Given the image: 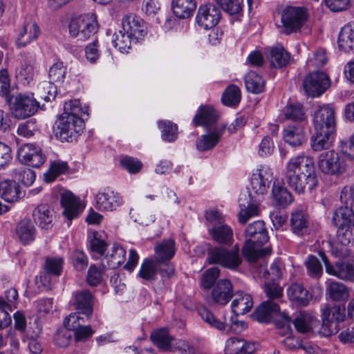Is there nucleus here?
Instances as JSON below:
<instances>
[{"label": "nucleus", "instance_id": "f257e3e1", "mask_svg": "<svg viewBox=\"0 0 354 354\" xmlns=\"http://www.w3.org/2000/svg\"><path fill=\"white\" fill-rule=\"evenodd\" d=\"M285 179L287 184L299 194L311 192L318 184L313 159L304 155L290 158L286 165Z\"/></svg>", "mask_w": 354, "mask_h": 354}, {"label": "nucleus", "instance_id": "f03ea898", "mask_svg": "<svg viewBox=\"0 0 354 354\" xmlns=\"http://www.w3.org/2000/svg\"><path fill=\"white\" fill-rule=\"evenodd\" d=\"M84 115H88V106L79 100H69L64 104V112L57 120V135L61 140L72 141L82 133Z\"/></svg>", "mask_w": 354, "mask_h": 354}, {"label": "nucleus", "instance_id": "7ed1b4c3", "mask_svg": "<svg viewBox=\"0 0 354 354\" xmlns=\"http://www.w3.org/2000/svg\"><path fill=\"white\" fill-rule=\"evenodd\" d=\"M122 30L113 35L112 44L121 53H127L131 48V42H137L147 34L144 21L139 17L129 14L122 21Z\"/></svg>", "mask_w": 354, "mask_h": 354}, {"label": "nucleus", "instance_id": "20e7f679", "mask_svg": "<svg viewBox=\"0 0 354 354\" xmlns=\"http://www.w3.org/2000/svg\"><path fill=\"white\" fill-rule=\"evenodd\" d=\"M245 238L242 253L248 261L255 262L259 257L270 253V248L261 249V246L269 239L263 221H255L248 225L245 231Z\"/></svg>", "mask_w": 354, "mask_h": 354}, {"label": "nucleus", "instance_id": "39448f33", "mask_svg": "<svg viewBox=\"0 0 354 354\" xmlns=\"http://www.w3.org/2000/svg\"><path fill=\"white\" fill-rule=\"evenodd\" d=\"M97 30L95 15L87 13L71 19L68 24L69 35L77 41L88 39Z\"/></svg>", "mask_w": 354, "mask_h": 354}, {"label": "nucleus", "instance_id": "423d86ee", "mask_svg": "<svg viewBox=\"0 0 354 354\" xmlns=\"http://www.w3.org/2000/svg\"><path fill=\"white\" fill-rule=\"evenodd\" d=\"M207 261L232 270H236L242 263L237 245L230 250L222 247L213 248L208 253Z\"/></svg>", "mask_w": 354, "mask_h": 354}, {"label": "nucleus", "instance_id": "0eeeda50", "mask_svg": "<svg viewBox=\"0 0 354 354\" xmlns=\"http://www.w3.org/2000/svg\"><path fill=\"white\" fill-rule=\"evenodd\" d=\"M39 103L32 93L17 94L12 97L10 109L13 115L18 119H25L34 115L38 110Z\"/></svg>", "mask_w": 354, "mask_h": 354}, {"label": "nucleus", "instance_id": "6e6552de", "mask_svg": "<svg viewBox=\"0 0 354 354\" xmlns=\"http://www.w3.org/2000/svg\"><path fill=\"white\" fill-rule=\"evenodd\" d=\"M318 167L320 171L327 175L339 176L346 169L344 158L335 151H328L319 154Z\"/></svg>", "mask_w": 354, "mask_h": 354}, {"label": "nucleus", "instance_id": "1a4fd4ad", "mask_svg": "<svg viewBox=\"0 0 354 354\" xmlns=\"http://www.w3.org/2000/svg\"><path fill=\"white\" fill-rule=\"evenodd\" d=\"M307 19L306 10L301 7L288 6L281 13V21L284 32L290 34L301 28Z\"/></svg>", "mask_w": 354, "mask_h": 354}, {"label": "nucleus", "instance_id": "9d476101", "mask_svg": "<svg viewBox=\"0 0 354 354\" xmlns=\"http://www.w3.org/2000/svg\"><path fill=\"white\" fill-rule=\"evenodd\" d=\"M272 169L266 165H258L252 171L250 186L252 190L257 195H264L268 192L272 180Z\"/></svg>", "mask_w": 354, "mask_h": 354}, {"label": "nucleus", "instance_id": "9b49d317", "mask_svg": "<svg viewBox=\"0 0 354 354\" xmlns=\"http://www.w3.org/2000/svg\"><path fill=\"white\" fill-rule=\"evenodd\" d=\"M345 317V309L340 306H326L322 310V329L326 336L336 333L339 330L338 324Z\"/></svg>", "mask_w": 354, "mask_h": 354}, {"label": "nucleus", "instance_id": "f8f14e48", "mask_svg": "<svg viewBox=\"0 0 354 354\" xmlns=\"http://www.w3.org/2000/svg\"><path fill=\"white\" fill-rule=\"evenodd\" d=\"M17 156L20 162L35 168L40 167L46 161V156L41 148L30 143L21 146Z\"/></svg>", "mask_w": 354, "mask_h": 354}, {"label": "nucleus", "instance_id": "ddd939ff", "mask_svg": "<svg viewBox=\"0 0 354 354\" xmlns=\"http://www.w3.org/2000/svg\"><path fill=\"white\" fill-rule=\"evenodd\" d=\"M95 207L100 211H113L121 206L124 201L118 192L109 189L99 191L95 195Z\"/></svg>", "mask_w": 354, "mask_h": 354}, {"label": "nucleus", "instance_id": "4468645a", "mask_svg": "<svg viewBox=\"0 0 354 354\" xmlns=\"http://www.w3.org/2000/svg\"><path fill=\"white\" fill-rule=\"evenodd\" d=\"M315 131L328 129L335 131V117L334 109L328 104L318 107L313 116Z\"/></svg>", "mask_w": 354, "mask_h": 354}, {"label": "nucleus", "instance_id": "2eb2a0df", "mask_svg": "<svg viewBox=\"0 0 354 354\" xmlns=\"http://www.w3.org/2000/svg\"><path fill=\"white\" fill-rule=\"evenodd\" d=\"M329 86V79L324 73H313L304 80V87L306 94L311 97L321 95Z\"/></svg>", "mask_w": 354, "mask_h": 354}, {"label": "nucleus", "instance_id": "dca6fc26", "mask_svg": "<svg viewBox=\"0 0 354 354\" xmlns=\"http://www.w3.org/2000/svg\"><path fill=\"white\" fill-rule=\"evenodd\" d=\"M71 304L77 312L85 315L88 319L93 313L94 296L86 290H77L73 292Z\"/></svg>", "mask_w": 354, "mask_h": 354}, {"label": "nucleus", "instance_id": "f3484780", "mask_svg": "<svg viewBox=\"0 0 354 354\" xmlns=\"http://www.w3.org/2000/svg\"><path fill=\"white\" fill-rule=\"evenodd\" d=\"M220 18V10L214 5L206 4L199 7L196 20L201 27L210 29L217 25Z\"/></svg>", "mask_w": 354, "mask_h": 354}, {"label": "nucleus", "instance_id": "a211bd4d", "mask_svg": "<svg viewBox=\"0 0 354 354\" xmlns=\"http://www.w3.org/2000/svg\"><path fill=\"white\" fill-rule=\"evenodd\" d=\"M61 203L64 208L63 214L69 221L76 218L84 209L80 199L71 192H64L62 194Z\"/></svg>", "mask_w": 354, "mask_h": 354}, {"label": "nucleus", "instance_id": "6ab92c4d", "mask_svg": "<svg viewBox=\"0 0 354 354\" xmlns=\"http://www.w3.org/2000/svg\"><path fill=\"white\" fill-rule=\"evenodd\" d=\"M233 297V286L231 281L226 279H220L212 291L213 301L218 305H226Z\"/></svg>", "mask_w": 354, "mask_h": 354}, {"label": "nucleus", "instance_id": "aec40b11", "mask_svg": "<svg viewBox=\"0 0 354 354\" xmlns=\"http://www.w3.org/2000/svg\"><path fill=\"white\" fill-rule=\"evenodd\" d=\"M322 257L325 263L326 272L328 274L344 281L354 279V266L352 264L338 262L335 265H330L324 254Z\"/></svg>", "mask_w": 354, "mask_h": 354}, {"label": "nucleus", "instance_id": "412c9836", "mask_svg": "<svg viewBox=\"0 0 354 354\" xmlns=\"http://www.w3.org/2000/svg\"><path fill=\"white\" fill-rule=\"evenodd\" d=\"M290 225L294 234L297 236H304L308 232L310 226L309 215L302 209H295L290 215Z\"/></svg>", "mask_w": 354, "mask_h": 354}, {"label": "nucleus", "instance_id": "4be33fe9", "mask_svg": "<svg viewBox=\"0 0 354 354\" xmlns=\"http://www.w3.org/2000/svg\"><path fill=\"white\" fill-rule=\"evenodd\" d=\"M257 348L254 342H248L243 339L232 337L225 342V354H252Z\"/></svg>", "mask_w": 354, "mask_h": 354}, {"label": "nucleus", "instance_id": "5701e85b", "mask_svg": "<svg viewBox=\"0 0 354 354\" xmlns=\"http://www.w3.org/2000/svg\"><path fill=\"white\" fill-rule=\"evenodd\" d=\"M287 296L289 300L295 306L304 307L306 306L310 299L311 295L299 283H293L286 290Z\"/></svg>", "mask_w": 354, "mask_h": 354}, {"label": "nucleus", "instance_id": "b1692460", "mask_svg": "<svg viewBox=\"0 0 354 354\" xmlns=\"http://www.w3.org/2000/svg\"><path fill=\"white\" fill-rule=\"evenodd\" d=\"M40 34V28L37 23L30 21L26 23L20 29L16 39L17 47H25L37 39Z\"/></svg>", "mask_w": 354, "mask_h": 354}, {"label": "nucleus", "instance_id": "393cba45", "mask_svg": "<svg viewBox=\"0 0 354 354\" xmlns=\"http://www.w3.org/2000/svg\"><path fill=\"white\" fill-rule=\"evenodd\" d=\"M226 128L223 125L221 128L214 129L208 133L202 135L196 141V148L199 151L212 149L218 142L223 131Z\"/></svg>", "mask_w": 354, "mask_h": 354}, {"label": "nucleus", "instance_id": "a878e982", "mask_svg": "<svg viewBox=\"0 0 354 354\" xmlns=\"http://www.w3.org/2000/svg\"><path fill=\"white\" fill-rule=\"evenodd\" d=\"M209 234L212 239L221 245H231L233 242V230L227 224L209 227Z\"/></svg>", "mask_w": 354, "mask_h": 354}, {"label": "nucleus", "instance_id": "bb28decb", "mask_svg": "<svg viewBox=\"0 0 354 354\" xmlns=\"http://www.w3.org/2000/svg\"><path fill=\"white\" fill-rule=\"evenodd\" d=\"M15 234L19 241L26 245L35 239L36 229L30 219L24 218L17 224Z\"/></svg>", "mask_w": 354, "mask_h": 354}, {"label": "nucleus", "instance_id": "cd10ccee", "mask_svg": "<svg viewBox=\"0 0 354 354\" xmlns=\"http://www.w3.org/2000/svg\"><path fill=\"white\" fill-rule=\"evenodd\" d=\"M32 216L35 222L40 227L48 229L52 227L55 212L48 205L42 204L35 208Z\"/></svg>", "mask_w": 354, "mask_h": 354}, {"label": "nucleus", "instance_id": "c85d7f7f", "mask_svg": "<svg viewBox=\"0 0 354 354\" xmlns=\"http://www.w3.org/2000/svg\"><path fill=\"white\" fill-rule=\"evenodd\" d=\"M268 59L273 67L280 68L289 64L290 55L281 44H277L270 49Z\"/></svg>", "mask_w": 354, "mask_h": 354}, {"label": "nucleus", "instance_id": "c756f323", "mask_svg": "<svg viewBox=\"0 0 354 354\" xmlns=\"http://www.w3.org/2000/svg\"><path fill=\"white\" fill-rule=\"evenodd\" d=\"M286 142L292 147L300 146L306 141V133L302 124L289 125L283 129Z\"/></svg>", "mask_w": 354, "mask_h": 354}, {"label": "nucleus", "instance_id": "7c9ffc66", "mask_svg": "<svg viewBox=\"0 0 354 354\" xmlns=\"http://www.w3.org/2000/svg\"><path fill=\"white\" fill-rule=\"evenodd\" d=\"M175 254V243L168 239L156 244L154 248V261L156 263L169 261Z\"/></svg>", "mask_w": 354, "mask_h": 354}, {"label": "nucleus", "instance_id": "2f4dec72", "mask_svg": "<svg viewBox=\"0 0 354 354\" xmlns=\"http://www.w3.org/2000/svg\"><path fill=\"white\" fill-rule=\"evenodd\" d=\"M0 195L8 203H14L24 196L19 186L15 181L6 180L0 183Z\"/></svg>", "mask_w": 354, "mask_h": 354}, {"label": "nucleus", "instance_id": "473e14b6", "mask_svg": "<svg viewBox=\"0 0 354 354\" xmlns=\"http://www.w3.org/2000/svg\"><path fill=\"white\" fill-rule=\"evenodd\" d=\"M253 306V299L250 295L238 292L231 304V308L236 315H244Z\"/></svg>", "mask_w": 354, "mask_h": 354}, {"label": "nucleus", "instance_id": "72a5a7b5", "mask_svg": "<svg viewBox=\"0 0 354 354\" xmlns=\"http://www.w3.org/2000/svg\"><path fill=\"white\" fill-rule=\"evenodd\" d=\"M335 131L323 129L315 131L312 137V147L315 151H321L329 148L334 140Z\"/></svg>", "mask_w": 354, "mask_h": 354}, {"label": "nucleus", "instance_id": "f704fd0d", "mask_svg": "<svg viewBox=\"0 0 354 354\" xmlns=\"http://www.w3.org/2000/svg\"><path fill=\"white\" fill-rule=\"evenodd\" d=\"M337 44L339 48L342 51H354V27L352 25L346 24L341 29Z\"/></svg>", "mask_w": 354, "mask_h": 354}, {"label": "nucleus", "instance_id": "c9c22d12", "mask_svg": "<svg viewBox=\"0 0 354 354\" xmlns=\"http://www.w3.org/2000/svg\"><path fill=\"white\" fill-rule=\"evenodd\" d=\"M333 221L337 227L354 226L353 210L348 205L339 207L333 213Z\"/></svg>", "mask_w": 354, "mask_h": 354}, {"label": "nucleus", "instance_id": "e433bc0d", "mask_svg": "<svg viewBox=\"0 0 354 354\" xmlns=\"http://www.w3.org/2000/svg\"><path fill=\"white\" fill-rule=\"evenodd\" d=\"M279 310V306L273 301H263L254 311L253 316L261 323H267L270 321L273 313Z\"/></svg>", "mask_w": 354, "mask_h": 354}, {"label": "nucleus", "instance_id": "4c0bfd02", "mask_svg": "<svg viewBox=\"0 0 354 354\" xmlns=\"http://www.w3.org/2000/svg\"><path fill=\"white\" fill-rule=\"evenodd\" d=\"M172 10L175 16L180 19L191 17L196 8V0H173Z\"/></svg>", "mask_w": 354, "mask_h": 354}, {"label": "nucleus", "instance_id": "58836bf2", "mask_svg": "<svg viewBox=\"0 0 354 354\" xmlns=\"http://www.w3.org/2000/svg\"><path fill=\"white\" fill-rule=\"evenodd\" d=\"M217 114L211 106H204L199 108L198 113L193 119L195 126L207 127L216 121Z\"/></svg>", "mask_w": 354, "mask_h": 354}, {"label": "nucleus", "instance_id": "ea45409f", "mask_svg": "<svg viewBox=\"0 0 354 354\" xmlns=\"http://www.w3.org/2000/svg\"><path fill=\"white\" fill-rule=\"evenodd\" d=\"M272 198L277 206L286 207L293 201L292 194L283 185L273 183Z\"/></svg>", "mask_w": 354, "mask_h": 354}, {"label": "nucleus", "instance_id": "a19ab883", "mask_svg": "<svg viewBox=\"0 0 354 354\" xmlns=\"http://www.w3.org/2000/svg\"><path fill=\"white\" fill-rule=\"evenodd\" d=\"M315 322V317L310 313L299 311L296 314L293 324L299 333H306L312 329Z\"/></svg>", "mask_w": 354, "mask_h": 354}, {"label": "nucleus", "instance_id": "79ce46f5", "mask_svg": "<svg viewBox=\"0 0 354 354\" xmlns=\"http://www.w3.org/2000/svg\"><path fill=\"white\" fill-rule=\"evenodd\" d=\"M245 84L248 91L260 93L264 89L265 80L261 75L254 71H250L245 77Z\"/></svg>", "mask_w": 354, "mask_h": 354}, {"label": "nucleus", "instance_id": "37998d69", "mask_svg": "<svg viewBox=\"0 0 354 354\" xmlns=\"http://www.w3.org/2000/svg\"><path fill=\"white\" fill-rule=\"evenodd\" d=\"M138 275L145 281H154L157 276L156 261L151 259H145L141 263Z\"/></svg>", "mask_w": 354, "mask_h": 354}, {"label": "nucleus", "instance_id": "c03bdc74", "mask_svg": "<svg viewBox=\"0 0 354 354\" xmlns=\"http://www.w3.org/2000/svg\"><path fill=\"white\" fill-rule=\"evenodd\" d=\"M281 319L284 322L282 325V328L284 332H280L283 335H286V338L283 340V344L286 347L290 349H293L299 347V343L293 337H292V329L290 328L291 317L286 313H281Z\"/></svg>", "mask_w": 354, "mask_h": 354}, {"label": "nucleus", "instance_id": "a18cd8bd", "mask_svg": "<svg viewBox=\"0 0 354 354\" xmlns=\"http://www.w3.org/2000/svg\"><path fill=\"white\" fill-rule=\"evenodd\" d=\"M326 290L330 297L334 301H344L349 297L348 288L344 284L339 282H330Z\"/></svg>", "mask_w": 354, "mask_h": 354}, {"label": "nucleus", "instance_id": "49530a36", "mask_svg": "<svg viewBox=\"0 0 354 354\" xmlns=\"http://www.w3.org/2000/svg\"><path fill=\"white\" fill-rule=\"evenodd\" d=\"M126 256L124 249L119 245L114 244L106 256L108 266L111 269H116L124 263Z\"/></svg>", "mask_w": 354, "mask_h": 354}, {"label": "nucleus", "instance_id": "de8ad7c7", "mask_svg": "<svg viewBox=\"0 0 354 354\" xmlns=\"http://www.w3.org/2000/svg\"><path fill=\"white\" fill-rule=\"evenodd\" d=\"M106 277L104 266L93 264L88 270L86 280L90 286H96L102 282Z\"/></svg>", "mask_w": 354, "mask_h": 354}, {"label": "nucleus", "instance_id": "09e8293b", "mask_svg": "<svg viewBox=\"0 0 354 354\" xmlns=\"http://www.w3.org/2000/svg\"><path fill=\"white\" fill-rule=\"evenodd\" d=\"M241 92L239 86L231 84L227 86L222 95L223 103L228 106H236L241 101Z\"/></svg>", "mask_w": 354, "mask_h": 354}, {"label": "nucleus", "instance_id": "8fccbe9b", "mask_svg": "<svg viewBox=\"0 0 354 354\" xmlns=\"http://www.w3.org/2000/svg\"><path fill=\"white\" fill-rule=\"evenodd\" d=\"M34 66L32 60H25L16 71V77L24 84H29L34 77Z\"/></svg>", "mask_w": 354, "mask_h": 354}, {"label": "nucleus", "instance_id": "3c124183", "mask_svg": "<svg viewBox=\"0 0 354 354\" xmlns=\"http://www.w3.org/2000/svg\"><path fill=\"white\" fill-rule=\"evenodd\" d=\"M199 315L202 319L210 327L214 328L218 330H225L226 326L230 324L227 323L225 317H224L223 321L218 320L215 317L212 312L205 308L199 310Z\"/></svg>", "mask_w": 354, "mask_h": 354}, {"label": "nucleus", "instance_id": "603ef678", "mask_svg": "<svg viewBox=\"0 0 354 354\" xmlns=\"http://www.w3.org/2000/svg\"><path fill=\"white\" fill-rule=\"evenodd\" d=\"M151 339L160 349L167 350L170 347L172 337L167 328H160L152 332Z\"/></svg>", "mask_w": 354, "mask_h": 354}, {"label": "nucleus", "instance_id": "864d4df0", "mask_svg": "<svg viewBox=\"0 0 354 354\" xmlns=\"http://www.w3.org/2000/svg\"><path fill=\"white\" fill-rule=\"evenodd\" d=\"M66 75V67L63 62L55 63L49 69V82L61 84L64 82Z\"/></svg>", "mask_w": 354, "mask_h": 354}, {"label": "nucleus", "instance_id": "5fc2aeb1", "mask_svg": "<svg viewBox=\"0 0 354 354\" xmlns=\"http://www.w3.org/2000/svg\"><path fill=\"white\" fill-rule=\"evenodd\" d=\"M68 169L66 162L55 161L53 162L48 170L44 174V180L47 183L52 182L56 179L57 176L65 173Z\"/></svg>", "mask_w": 354, "mask_h": 354}, {"label": "nucleus", "instance_id": "6e6d98bb", "mask_svg": "<svg viewBox=\"0 0 354 354\" xmlns=\"http://www.w3.org/2000/svg\"><path fill=\"white\" fill-rule=\"evenodd\" d=\"M158 127L161 129L162 138L167 142H173L177 138V125L170 121H159Z\"/></svg>", "mask_w": 354, "mask_h": 354}, {"label": "nucleus", "instance_id": "4d7b16f0", "mask_svg": "<svg viewBox=\"0 0 354 354\" xmlns=\"http://www.w3.org/2000/svg\"><path fill=\"white\" fill-rule=\"evenodd\" d=\"M129 215L135 222L143 225H149L156 219L155 215L149 214L145 209L142 208L131 209Z\"/></svg>", "mask_w": 354, "mask_h": 354}, {"label": "nucleus", "instance_id": "13d9d810", "mask_svg": "<svg viewBox=\"0 0 354 354\" xmlns=\"http://www.w3.org/2000/svg\"><path fill=\"white\" fill-rule=\"evenodd\" d=\"M285 116L288 120L301 122L306 119L303 106L299 103L288 104L285 110Z\"/></svg>", "mask_w": 354, "mask_h": 354}, {"label": "nucleus", "instance_id": "bf43d9fd", "mask_svg": "<svg viewBox=\"0 0 354 354\" xmlns=\"http://www.w3.org/2000/svg\"><path fill=\"white\" fill-rule=\"evenodd\" d=\"M79 312L72 313L66 316L64 320V328L70 332L75 331L79 327L85 323V318L80 315Z\"/></svg>", "mask_w": 354, "mask_h": 354}, {"label": "nucleus", "instance_id": "052dcab7", "mask_svg": "<svg viewBox=\"0 0 354 354\" xmlns=\"http://www.w3.org/2000/svg\"><path fill=\"white\" fill-rule=\"evenodd\" d=\"M219 276V269L213 267L207 270L201 276V285L205 289H209Z\"/></svg>", "mask_w": 354, "mask_h": 354}, {"label": "nucleus", "instance_id": "680f3d73", "mask_svg": "<svg viewBox=\"0 0 354 354\" xmlns=\"http://www.w3.org/2000/svg\"><path fill=\"white\" fill-rule=\"evenodd\" d=\"M216 3L230 15L239 13L242 10L241 0H215Z\"/></svg>", "mask_w": 354, "mask_h": 354}, {"label": "nucleus", "instance_id": "e2e57ef3", "mask_svg": "<svg viewBox=\"0 0 354 354\" xmlns=\"http://www.w3.org/2000/svg\"><path fill=\"white\" fill-rule=\"evenodd\" d=\"M264 292L270 301L279 299L283 296V288L275 282V281L266 283Z\"/></svg>", "mask_w": 354, "mask_h": 354}, {"label": "nucleus", "instance_id": "0e129e2a", "mask_svg": "<svg viewBox=\"0 0 354 354\" xmlns=\"http://www.w3.org/2000/svg\"><path fill=\"white\" fill-rule=\"evenodd\" d=\"M15 178L25 186H30L35 180V173L30 169L26 168L15 170Z\"/></svg>", "mask_w": 354, "mask_h": 354}, {"label": "nucleus", "instance_id": "69168bd1", "mask_svg": "<svg viewBox=\"0 0 354 354\" xmlns=\"http://www.w3.org/2000/svg\"><path fill=\"white\" fill-rule=\"evenodd\" d=\"M351 243L344 244L339 240H336L331 244V252L339 258H346L351 255V251L349 247Z\"/></svg>", "mask_w": 354, "mask_h": 354}, {"label": "nucleus", "instance_id": "338daca9", "mask_svg": "<svg viewBox=\"0 0 354 354\" xmlns=\"http://www.w3.org/2000/svg\"><path fill=\"white\" fill-rule=\"evenodd\" d=\"M72 333L65 328H59L54 335V342L59 347H66L69 345Z\"/></svg>", "mask_w": 354, "mask_h": 354}, {"label": "nucleus", "instance_id": "774afa93", "mask_svg": "<svg viewBox=\"0 0 354 354\" xmlns=\"http://www.w3.org/2000/svg\"><path fill=\"white\" fill-rule=\"evenodd\" d=\"M121 165L131 174H136L142 167V163L137 158L126 156L121 159Z\"/></svg>", "mask_w": 354, "mask_h": 354}]
</instances>
